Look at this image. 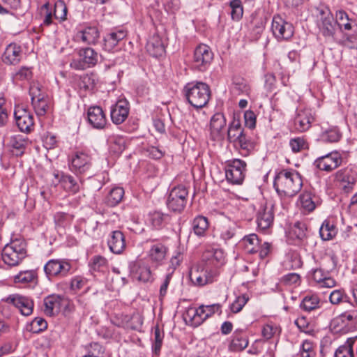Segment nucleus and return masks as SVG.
<instances>
[{
  "mask_svg": "<svg viewBox=\"0 0 357 357\" xmlns=\"http://www.w3.org/2000/svg\"><path fill=\"white\" fill-rule=\"evenodd\" d=\"M273 185L280 196L294 197L301 190L303 180L296 170L284 169L275 175Z\"/></svg>",
  "mask_w": 357,
  "mask_h": 357,
  "instance_id": "1",
  "label": "nucleus"
},
{
  "mask_svg": "<svg viewBox=\"0 0 357 357\" xmlns=\"http://www.w3.org/2000/svg\"><path fill=\"white\" fill-rule=\"evenodd\" d=\"M183 91L188 102L195 108L204 107L211 97L209 86L202 82L187 83Z\"/></svg>",
  "mask_w": 357,
  "mask_h": 357,
  "instance_id": "2",
  "label": "nucleus"
},
{
  "mask_svg": "<svg viewBox=\"0 0 357 357\" xmlns=\"http://www.w3.org/2000/svg\"><path fill=\"white\" fill-rule=\"evenodd\" d=\"M26 256V243L22 239L12 240L1 252L2 260L9 266H18Z\"/></svg>",
  "mask_w": 357,
  "mask_h": 357,
  "instance_id": "3",
  "label": "nucleus"
},
{
  "mask_svg": "<svg viewBox=\"0 0 357 357\" xmlns=\"http://www.w3.org/2000/svg\"><path fill=\"white\" fill-rule=\"evenodd\" d=\"M357 181V167L349 165L334 175L335 185L345 193L351 192Z\"/></svg>",
  "mask_w": 357,
  "mask_h": 357,
  "instance_id": "4",
  "label": "nucleus"
},
{
  "mask_svg": "<svg viewBox=\"0 0 357 357\" xmlns=\"http://www.w3.org/2000/svg\"><path fill=\"white\" fill-rule=\"evenodd\" d=\"M188 198V188L183 185H177L169 191L166 202L167 206L171 211L181 213L185 208Z\"/></svg>",
  "mask_w": 357,
  "mask_h": 357,
  "instance_id": "5",
  "label": "nucleus"
},
{
  "mask_svg": "<svg viewBox=\"0 0 357 357\" xmlns=\"http://www.w3.org/2000/svg\"><path fill=\"white\" fill-rule=\"evenodd\" d=\"M78 58L74 59L70 63V66L77 70H83L92 68L98 61V54L91 47L82 48L78 51Z\"/></svg>",
  "mask_w": 357,
  "mask_h": 357,
  "instance_id": "6",
  "label": "nucleus"
},
{
  "mask_svg": "<svg viewBox=\"0 0 357 357\" xmlns=\"http://www.w3.org/2000/svg\"><path fill=\"white\" fill-rule=\"evenodd\" d=\"M246 162L240 159L229 160L225 166L226 178L230 183L241 184L245 178Z\"/></svg>",
  "mask_w": 357,
  "mask_h": 357,
  "instance_id": "7",
  "label": "nucleus"
},
{
  "mask_svg": "<svg viewBox=\"0 0 357 357\" xmlns=\"http://www.w3.org/2000/svg\"><path fill=\"white\" fill-rule=\"evenodd\" d=\"M217 275V270L210 267H201L198 266L191 268L189 273L191 282L199 287L213 282Z\"/></svg>",
  "mask_w": 357,
  "mask_h": 357,
  "instance_id": "8",
  "label": "nucleus"
},
{
  "mask_svg": "<svg viewBox=\"0 0 357 357\" xmlns=\"http://www.w3.org/2000/svg\"><path fill=\"white\" fill-rule=\"evenodd\" d=\"M213 59V53L211 48L204 44L198 45L193 55V67L199 71H206L210 66Z\"/></svg>",
  "mask_w": 357,
  "mask_h": 357,
  "instance_id": "9",
  "label": "nucleus"
},
{
  "mask_svg": "<svg viewBox=\"0 0 357 357\" xmlns=\"http://www.w3.org/2000/svg\"><path fill=\"white\" fill-rule=\"evenodd\" d=\"M71 269V264L66 259H50L44 266L48 278L66 277Z\"/></svg>",
  "mask_w": 357,
  "mask_h": 357,
  "instance_id": "10",
  "label": "nucleus"
},
{
  "mask_svg": "<svg viewBox=\"0 0 357 357\" xmlns=\"http://www.w3.org/2000/svg\"><path fill=\"white\" fill-rule=\"evenodd\" d=\"M342 162V157L337 151H333L317 158L314 165L321 171L331 172L337 169Z\"/></svg>",
  "mask_w": 357,
  "mask_h": 357,
  "instance_id": "11",
  "label": "nucleus"
},
{
  "mask_svg": "<svg viewBox=\"0 0 357 357\" xmlns=\"http://www.w3.org/2000/svg\"><path fill=\"white\" fill-rule=\"evenodd\" d=\"M314 121V116L310 109H297L294 119V128L298 132L308 130Z\"/></svg>",
  "mask_w": 357,
  "mask_h": 357,
  "instance_id": "12",
  "label": "nucleus"
},
{
  "mask_svg": "<svg viewBox=\"0 0 357 357\" xmlns=\"http://www.w3.org/2000/svg\"><path fill=\"white\" fill-rule=\"evenodd\" d=\"M272 31L278 40H289L294 35V26L280 16L275 15L272 21Z\"/></svg>",
  "mask_w": 357,
  "mask_h": 357,
  "instance_id": "13",
  "label": "nucleus"
},
{
  "mask_svg": "<svg viewBox=\"0 0 357 357\" xmlns=\"http://www.w3.org/2000/svg\"><path fill=\"white\" fill-rule=\"evenodd\" d=\"M91 167V157L86 153L77 151L73 156L70 169L76 174H83Z\"/></svg>",
  "mask_w": 357,
  "mask_h": 357,
  "instance_id": "14",
  "label": "nucleus"
},
{
  "mask_svg": "<svg viewBox=\"0 0 357 357\" xmlns=\"http://www.w3.org/2000/svg\"><path fill=\"white\" fill-rule=\"evenodd\" d=\"M319 33L325 38L327 41H334L336 31V22L332 14L328 13L321 17V20L317 24Z\"/></svg>",
  "mask_w": 357,
  "mask_h": 357,
  "instance_id": "15",
  "label": "nucleus"
},
{
  "mask_svg": "<svg viewBox=\"0 0 357 357\" xmlns=\"http://www.w3.org/2000/svg\"><path fill=\"white\" fill-rule=\"evenodd\" d=\"M54 177L66 192L75 195L79 191V184L72 175L56 171L54 173Z\"/></svg>",
  "mask_w": 357,
  "mask_h": 357,
  "instance_id": "16",
  "label": "nucleus"
},
{
  "mask_svg": "<svg viewBox=\"0 0 357 357\" xmlns=\"http://www.w3.org/2000/svg\"><path fill=\"white\" fill-rule=\"evenodd\" d=\"M152 242L153 244L149 250L148 257L152 264L158 266L162 265L165 260L169 248L162 242H158L154 240Z\"/></svg>",
  "mask_w": 357,
  "mask_h": 357,
  "instance_id": "17",
  "label": "nucleus"
},
{
  "mask_svg": "<svg viewBox=\"0 0 357 357\" xmlns=\"http://www.w3.org/2000/svg\"><path fill=\"white\" fill-rule=\"evenodd\" d=\"M129 114V103L125 99L119 100L111 108V119L114 123L121 124Z\"/></svg>",
  "mask_w": 357,
  "mask_h": 357,
  "instance_id": "18",
  "label": "nucleus"
},
{
  "mask_svg": "<svg viewBox=\"0 0 357 357\" xmlns=\"http://www.w3.org/2000/svg\"><path fill=\"white\" fill-rule=\"evenodd\" d=\"M87 119L89 124L96 129H103L107 124L105 114L100 107H90L87 111Z\"/></svg>",
  "mask_w": 357,
  "mask_h": 357,
  "instance_id": "19",
  "label": "nucleus"
},
{
  "mask_svg": "<svg viewBox=\"0 0 357 357\" xmlns=\"http://www.w3.org/2000/svg\"><path fill=\"white\" fill-rule=\"evenodd\" d=\"M29 144V139L22 135H15L9 138L8 147L13 155L22 156Z\"/></svg>",
  "mask_w": 357,
  "mask_h": 357,
  "instance_id": "20",
  "label": "nucleus"
},
{
  "mask_svg": "<svg viewBox=\"0 0 357 357\" xmlns=\"http://www.w3.org/2000/svg\"><path fill=\"white\" fill-rule=\"evenodd\" d=\"M205 312L204 305H201L198 308L190 307L184 314V319L188 324L197 327L208 319L205 317Z\"/></svg>",
  "mask_w": 357,
  "mask_h": 357,
  "instance_id": "21",
  "label": "nucleus"
},
{
  "mask_svg": "<svg viewBox=\"0 0 357 357\" xmlns=\"http://www.w3.org/2000/svg\"><path fill=\"white\" fill-rule=\"evenodd\" d=\"M202 258L206 261L205 266L217 270L218 267L224 264L225 257L222 250L216 249L206 250L203 254Z\"/></svg>",
  "mask_w": 357,
  "mask_h": 357,
  "instance_id": "22",
  "label": "nucleus"
},
{
  "mask_svg": "<svg viewBox=\"0 0 357 357\" xmlns=\"http://www.w3.org/2000/svg\"><path fill=\"white\" fill-rule=\"evenodd\" d=\"M7 300L13 304L24 316H29L33 312V302L27 297L13 295L10 296Z\"/></svg>",
  "mask_w": 357,
  "mask_h": 357,
  "instance_id": "23",
  "label": "nucleus"
},
{
  "mask_svg": "<svg viewBox=\"0 0 357 357\" xmlns=\"http://www.w3.org/2000/svg\"><path fill=\"white\" fill-rule=\"evenodd\" d=\"M130 273L133 279L140 282H147L151 279V271L147 265L138 262L130 264Z\"/></svg>",
  "mask_w": 357,
  "mask_h": 357,
  "instance_id": "24",
  "label": "nucleus"
},
{
  "mask_svg": "<svg viewBox=\"0 0 357 357\" xmlns=\"http://www.w3.org/2000/svg\"><path fill=\"white\" fill-rule=\"evenodd\" d=\"M107 245L112 252L117 255L122 253L126 248L123 233L120 230L112 231L109 234Z\"/></svg>",
  "mask_w": 357,
  "mask_h": 357,
  "instance_id": "25",
  "label": "nucleus"
},
{
  "mask_svg": "<svg viewBox=\"0 0 357 357\" xmlns=\"http://www.w3.org/2000/svg\"><path fill=\"white\" fill-rule=\"evenodd\" d=\"M319 197L311 191H304L300 195L298 204L303 213L313 211L319 204Z\"/></svg>",
  "mask_w": 357,
  "mask_h": 357,
  "instance_id": "26",
  "label": "nucleus"
},
{
  "mask_svg": "<svg viewBox=\"0 0 357 357\" xmlns=\"http://www.w3.org/2000/svg\"><path fill=\"white\" fill-rule=\"evenodd\" d=\"M22 57V51L21 47L15 43H10L4 51L2 61L6 64L16 65L20 63Z\"/></svg>",
  "mask_w": 357,
  "mask_h": 357,
  "instance_id": "27",
  "label": "nucleus"
},
{
  "mask_svg": "<svg viewBox=\"0 0 357 357\" xmlns=\"http://www.w3.org/2000/svg\"><path fill=\"white\" fill-rule=\"evenodd\" d=\"M274 220L273 206H266L261 208L257 214V223L258 227L262 230L269 228Z\"/></svg>",
  "mask_w": 357,
  "mask_h": 357,
  "instance_id": "28",
  "label": "nucleus"
},
{
  "mask_svg": "<svg viewBox=\"0 0 357 357\" xmlns=\"http://www.w3.org/2000/svg\"><path fill=\"white\" fill-rule=\"evenodd\" d=\"M63 298L59 295H50L44 299V312L52 317L60 312Z\"/></svg>",
  "mask_w": 357,
  "mask_h": 357,
  "instance_id": "29",
  "label": "nucleus"
},
{
  "mask_svg": "<svg viewBox=\"0 0 357 357\" xmlns=\"http://www.w3.org/2000/svg\"><path fill=\"white\" fill-rule=\"evenodd\" d=\"M226 126V119L221 113L215 114L210 123L211 135L213 139H219L222 137V132Z\"/></svg>",
  "mask_w": 357,
  "mask_h": 357,
  "instance_id": "30",
  "label": "nucleus"
},
{
  "mask_svg": "<svg viewBox=\"0 0 357 357\" xmlns=\"http://www.w3.org/2000/svg\"><path fill=\"white\" fill-rule=\"evenodd\" d=\"M137 319L139 324V325H142V321L140 320V318L138 315H128L124 314H116L112 319V323L118 326V327H122L126 328H130L132 330L137 329V326H135L132 324V321Z\"/></svg>",
  "mask_w": 357,
  "mask_h": 357,
  "instance_id": "31",
  "label": "nucleus"
},
{
  "mask_svg": "<svg viewBox=\"0 0 357 357\" xmlns=\"http://www.w3.org/2000/svg\"><path fill=\"white\" fill-rule=\"evenodd\" d=\"M234 146L242 155L248 156L254 151L256 144L245 133L236 142Z\"/></svg>",
  "mask_w": 357,
  "mask_h": 357,
  "instance_id": "32",
  "label": "nucleus"
},
{
  "mask_svg": "<svg viewBox=\"0 0 357 357\" xmlns=\"http://www.w3.org/2000/svg\"><path fill=\"white\" fill-rule=\"evenodd\" d=\"M147 52L153 56L158 57L165 52V47L161 38L158 34L153 35L146 43Z\"/></svg>",
  "mask_w": 357,
  "mask_h": 357,
  "instance_id": "33",
  "label": "nucleus"
},
{
  "mask_svg": "<svg viewBox=\"0 0 357 357\" xmlns=\"http://www.w3.org/2000/svg\"><path fill=\"white\" fill-rule=\"evenodd\" d=\"M282 266L286 270H294L301 268L303 261L300 254L296 250L289 251L284 257Z\"/></svg>",
  "mask_w": 357,
  "mask_h": 357,
  "instance_id": "34",
  "label": "nucleus"
},
{
  "mask_svg": "<svg viewBox=\"0 0 357 357\" xmlns=\"http://www.w3.org/2000/svg\"><path fill=\"white\" fill-rule=\"evenodd\" d=\"M236 230L237 225L235 222L231 220H225L220 225V237L225 242H227L235 236Z\"/></svg>",
  "mask_w": 357,
  "mask_h": 357,
  "instance_id": "35",
  "label": "nucleus"
},
{
  "mask_svg": "<svg viewBox=\"0 0 357 357\" xmlns=\"http://www.w3.org/2000/svg\"><path fill=\"white\" fill-rule=\"evenodd\" d=\"M126 36V31L123 29H119L108 33L104 40L105 48L109 51L112 50Z\"/></svg>",
  "mask_w": 357,
  "mask_h": 357,
  "instance_id": "36",
  "label": "nucleus"
},
{
  "mask_svg": "<svg viewBox=\"0 0 357 357\" xmlns=\"http://www.w3.org/2000/svg\"><path fill=\"white\" fill-rule=\"evenodd\" d=\"M192 230L197 236H204L208 229V218L203 215H197L191 223Z\"/></svg>",
  "mask_w": 357,
  "mask_h": 357,
  "instance_id": "37",
  "label": "nucleus"
},
{
  "mask_svg": "<svg viewBox=\"0 0 357 357\" xmlns=\"http://www.w3.org/2000/svg\"><path fill=\"white\" fill-rule=\"evenodd\" d=\"M356 342L357 336L348 338L344 344L336 349L334 357H356L353 347Z\"/></svg>",
  "mask_w": 357,
  "mask_h": 357,
  "instance_id": "38",
  "label": "nucleus"
},
{
  "mask_svg": "<svg viewBox=\"0 0 357 357\" xmlns=\"http://www.w3.org/2000/svg\"><path fill=\"white\" fill-rule=\"evenodd\" d=\"M77 38L87 44H94L99 38V31L96 26H89L77 33Z\"/></svg>",
  "mask_w": 357,
  "mask_h": 357,
  "instance_id": "39",
  "label": "nucleus"
},
{
  "mask_svg": "<svg viewBox=\"0 0 357 357\" xmlns=\"http://www.w3.org/2000/svg\"><path fill=\"white\" fill-rule=\"evenodd\" d=\"M245 132L238 119H234L229 124L227 130V138L229 142L234 144Z\"/></svg>",
  "mask_w": 357,
  "mask_h": 357,
  "instance_id": "40",
  "label": "nucleus"
},
{
  "mask_svg": "<svg viewBox=\"0 0 357 357\" xmlns=\"http://www.w3.org/2000/svg\"><path fill=\"white\" fill-rule=\"evenodd\" d=\"M248 345V339L243 331H236L230 344L231 350L238 351L245 349Z\"/></svg>",
  "mask_w": 357,
  "mask_h": 357,
  "instance_id": "41",
  "label": "nucleus"
},
{
  "mask_svg": "<svg viewBox=\"0 0 357 357\" xmlns=\"http://www.w3.org/2000/svg\"><path fill=\"white\" fill-rule=\"evenodd\" d=\"M260 243L261 241L259 239L258 236L255 234L246 235L241 240V243L243 244L245 250L248 253L250 254L257 252Z\"/></svg>",
  "mask_w": 357,
  "mask_h": 357,
  "instance_id": "42",
  "label": "nucleus"
},
{
  "mask_svg": "<svg viewBox=\"0 0 357 357\" xmlns=\"http://www.w3.org/2000/svg\"><path fill=\"white\" fill-rule=\"evenodd\" d=\"M337 233L335 225L329 220H324L319 229L320 237L324 241H329L333 238Z\"/></svg>",
  "mask_w": 357,
  "mask_h": 357,
  "instance_id": "43",
  "label": "nucleus"
},
{
  "mask_svg": "<svg viewBox=\"0 0 357 357\" xmlns=\"http://www.w3.org/2000/svg\"><path fill=\"white\" fill-rule=\"evenodd\" d=\"M124 196V190L121 187H114L109 191L105 198V202L109 206H115L118 205L123 199Z\"/></svg>",
  "mask_w": 357,
  "mask_h": 357,
  "instance_id": "44",
  "label": "nucleus"
},
{
  "mask_svg": "<svg viewBox=\"0 0 357 357\" xmlns=\"http://www.w3.org/2000/svg\"><path fill=\"white\" fill-rule=\"evenodd\" d=\"M40 17L43 20L42 25L50 26L53 24L54 12L52 5L47 2L41 6L38 9Z\"/></svg>",
  "mask_w": 357,
  "mask_h": 357,
  "instance_id": "45",
  "label": "nucleus"
},
{
  "mask_svg": "<svg viewBox=\"0 0 357 357\" xmlns=\"http://www.w3.org/2000/svg\"><path fill=\"white\" fill-rule=\"evenodd\" d=\"M335 17L336 20H335V22L340 29H344L345 31H350L354 25L356 24L355 22L349 19L347 13L344 10H341L337 11Z\"/></svg>",
  "mask_w": 357,
  "mask_h": 357,
  "instance_id": "46",
  "label": "nucleus"
},
{
  "mask_svg": "<svg viewBox=\"0 0 357 357\" xmlns=\"http://www.w3.org/2000/svg\"><path fill=\"white\" fill-rule=\"evenodd\" d=\"M89 267L91 271L98 272H105L108 268V261L102 256H93L89 262Z\"/></svg>",
  "mask_w": 357,
  "mask_h": 357,
  "instance_id": "47",
  "label": "nucleus"
},
{
  "mask_svg": "<svg viewBox=\"0 0 357 357\" xmlns=\"http://www.w3.org/2000/svg\"><path fill=\"white\" fill-rule=\"evenodd\" d=\"M37 278L36 273L33 270L20 272L14 277L15 283L26 284L34 282Z\"/></svg>",
  "mask_w": 357,
  "mask_h": 357,
  "instance_id": "48",
  "label": "nucleus"
},
{
  "mask_svg": "<svg viewBox=\"0 0 357 357\" xmlns=\"http://www.w3.org/2000/svg\"><path fill=\"white\" fill-rule=\"evenodd\" d=\"M321 137L322 140L325 142L334 143L337 142L341 139L342 133L337 127L333 126L324 131Z\"/></svg>",
  "mask_w": 357,
  "mask_h": 357,
  "instance_id": "49",
  "label": "nucleus"
},
{
  "mask_svg": "<svg viewBox=\"0 0 357 357\" xmlns=\"http://www.w3.org/2000/svg\"><path fill=\"white\" fill-rule=\"evenodd\" d=\"M319 298L317 295H307L301 303V307L305 311L310 312L319 307Z\"/></svg>",
  "mask_w": 357,
  "mask_h": 357,
  "instance_id": "50",
  "label": "nucleus"
},
{
  "mask_svg": "<svg viewBox=\"0 0 357 357\" xmlns=\"http://www.w3.org/2000/svg\"><path fill=\"white\" fill-rule=\"evenodd\" d=\"M289 146L294 153L309 149V144L304 137H297L290 139Z\"/></svg>",
  "mask_w": 357,
  "mask_h": 357,
  "instance_id": "51",
  "label": "nucleus"
},
{
  "mask_svg": "<svg viewBox=\"0 0 357 357\" xmlns=\"http://www.w3.org/2000/svg\"><path fill=\"white\" fill-rule=\"evenodd\" d=\"M52 10L55 20H57L59 22H62L66 20L68 8L63 1H57L54 3V7H52Z\"/></svg>",
  "mask_w": 357,
  "mask_h": 357,
  "instance_id": "52",
  "label": "nucleus"
},
{
  "mask_svg": "<svg viewBox=\"0 0 357 357\" xmlns=\"http://www.w3.org/2000/svg\"><path fill=\"white\" fill-rule=\"evenodd\" d=\"M167 218V215L160 211H154L149 214V222L154 229H159L164 226Z\"/></svg>",
  "mask_w": 357,
  "mask_h": 357,
  "instance_id": "53",
  "label": "nucleus"
},
{
  "mask_svg": "<svg viewBox=\"0 0 357 357\" xmlns=\"http://www.w3.org/2000/svg\"><path fill=\"white\" fill-rule=\"evenodd\" d=\"M110 149L116 154H121L126 149V139L120 136H112L109 139Z\"/></svg>",
  "mask_w": 357,
  "mask_h": 357,
  "instance_id": "54",
  "label": "nucleus"
},
{
  "mask_svg": "<svg viewBox=\"0 0 357 357\" xmlns=\"http://www.w3.org/2000/svg\"><path fill=\"white\" fill-rule=\"evenodd\" d=\"M47 328L46 320L42 317H36L27 326V330L33 333H39Z\"/></svg>",
  "mask_w": 357,
  "mask_h": 357,
  "instance_id": "55",
  "label": "nucleus"
},
{
  "mask_svg": "<svg viewBox=\"0 0 357 357\" xmlns=\"http://www.w3.org/2000/svg\"><path fill=\"white\" fill-rule=\"evenodd\" d=\"M16 121V124L20 131L24 132H30L34 127V121L33 115L24 116Z\"/></svg>",
  "mask_w": 357,
  "mask_h": 357,
  "instance_id": "56",
  "label": "nucleus"
},
{
  "mask_svg": "<svg viewBox=\"0 0 357 357\" xmlns=\"http://www.w3.org/2000/svg\"><path fill=\"white\" fill-rule=\"evenodd\" d=\"M229 6L231 8V16L233 20H240L243 14V7L241 0H232Z\"/></svg>",
  "mask_w": 357,
  "mask_h": 357,
  "instance_id": "57",
  "label": "nucleus"
},
{
  "mask_svg": "<svg viewBox=\"0 0 357 357\" xmlns=\"http://www.w3.org/2000/svg\"><path fill=\"white\" fill-rule=\"evenodd\" d=\"M35 112L38 116H43L48 109V100L45 96L31 101Z\"/></svg>",
  "mask_w": 357,
  "mask_h": 357,
  "instance_id": "58",
  "label": "nucleus"
},
{
  "mask_svg": "<svg viewBox=\"0 0 357 357\" xmlns=\"http://www.w3.org/2000/svg\"><path fill=\"white\" fill-rule=\"evenodd\" d=\"M349 298L342 289L333 290L329 296L330 302L333 305H339L342 303L349 302Z\"/></svg>",
  "mask_w": 357,
  "mask_h": 357,
  "instance_id": "59",
  "label": "nucleus"
},
{
  "mask_svg": "<svg viewBox=\"0 0 357 357\" xmlns=\"http://www.w3.org/2000/svg\"><path fill=\"white\" fill-rule=\"evenodd\" d=\"M299 353L301 357H315V345L312 342L306 340L303 342Z\"/></svg>",
  "mask_w": 357,
  "mask_h": 357,
  "instance_id": "60",
  "label": "nucleus"
},
{
  "mask_svg": "<svg viewBox=\"0 0 357 357\" xmlns=\"http://www.w3.org/2000/svg\"><path fill=\"white\" fill-rule=\"evenodd\" d=\"M248 301L249 297L247 294H244L237 296L234 301L230 305L231 311L233 313L241 312Z\"/></svg>",
  "mask_w": 357,
  "mask_h": 357,
  "instance_id": "61",
  "label": "nucleus"
},
{
  "mask_svg": "<svg viewBox=\"0 0 357 357\" xmlns=\"http://www.w3.org/2000/svg\"><path fill=\"white\" fill-rule=\"evenodd\" d=\"M163 338L164 333L161 332L158 326H157L154 330V342L152 345L153 352L155 355H158L160 352Z\"/></svg>",
  "mask_w": 357,
  "mask_h": 357,
  "instance_id": "62",
  "label": "nucleus"
},
{
  "mask_svg": "<svg viewBox=\"0 0 357 357\" xmlns=\"http://www.w3.org/2000/svg\"><path fill=\"white\" fill-rule=\"evenodd\" d=\"M172 272H167L165 278L160 281V290H159V298L160 301L166 296L167 294V289L172 279Z\"/></svg>",
  "mask_w": 357,
  "mask_h": 357,
  "instance_id": "63",
  "label": "nucleus"
},
{
  "mask_svg": "<svg viewBox=\"0 0 357 357\" xmlns=\"http://www.w3.org/2000/svg\"><path fill=\"white\" fill-rule=\"evenodd\" d=\"M317 244V238L314 235L307 234L303 240L302 245L306 251L314 252Z\"/></svg>",
  "mask_w": 357,
  "mask_h": 357,
  "instance_id": "64",
  "label": "nucleus"
}]
</instances>
